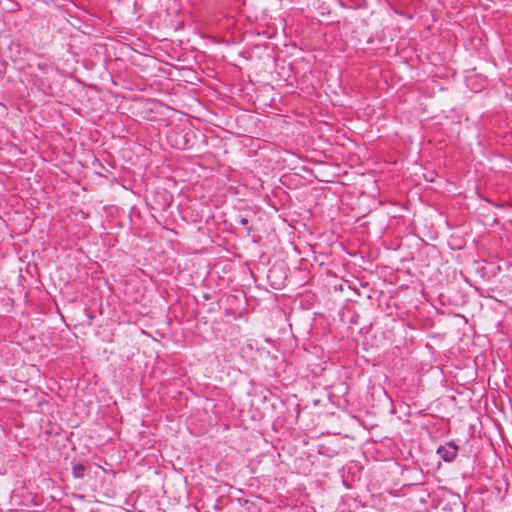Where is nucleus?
<instances>
[{
	"label": "nucleus",
	"instance_id": "obj_1",
	"mask_svg": "<svg viewBox=\"0 0 512 512\" xmlns=\"http://www.w3.org/2000/svg\"><path fill=\"white\" fill-rule=\"evenodd\" d=\"M458 451L459 446L454 441H449L444 445H440L436 452L445 462H452L455 460Z\"/></svg>",
	"mask_w": 512,
	"mask_h": 512
},
{
	"label": "nucleus",
	"instance_id": "obj_2",
	"mask_svg": "<svg viewBox=\"0 0 512 512\" xmlns=\"http://www.w3.org/2000/svg\"><path fill=\"white\" fill-rule=\"evenodd\" d=\"M267 277L274 289H281L284 286L286 276L281 267L273 266L269 269Z\"/></svg>",
	"mask_w": 512,
	"mask_h": 512
},
{
	"label": "nucleus",
	"instance_id": "obj_3",
	"mask_svg": "<svg viewBox=\"0 0 512 512\" xmlns=\"http://www.w3.org/2000/svg\"><path fill=\"white\" fill-rule=\"evenodd\" d=\"M86 466L81 463H73L72 474L75 478H83L85 475Z\"/></svg>",
	"mask_w": 512,
	"mask_h": 512
},
{
	"label": "nucleus",
	"instance_id": "obj_4",
	"mask_svg": "<svg viewBox=\"0 0 512 512\" xmlns=\"http://www.w3.org/2000/svg\"><path fill=\"white\" fill-rule=\"evenodd\" d=\"M239 223L242 225V226H247V224L249 223L248 219L245 218V217H241L240 220H239Z\"/></svg>",
	"mask_w": 512,
	"mask_h": 512
},
{
	"label": "nucleus",
	"instance_id": "obj_5",
	"mask_svg": "<svg viewBox=\"0 0 512 512\" xmlns=\"http://www.w3.org/2000/svg\"><path fill=\"white\" fill-rule=\"evenodd\" d=\"M205 299H207V300L210 299V296L208 294L205 295Z\"/></svg>",
	"mask_w": 512,
	"mask_h": 512
}]
</instances>
